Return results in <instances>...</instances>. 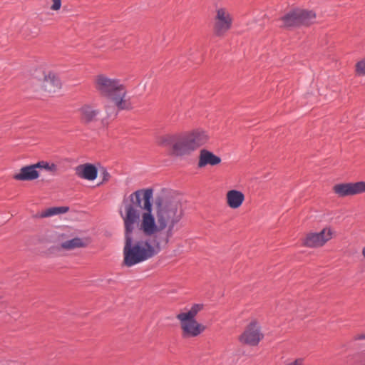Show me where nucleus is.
I'll return each mask as SVG.
<instances>
[{"instance_id": "nucleus-1", "label": "nucleus", "mask_w": 365, "mask_h": 365, "mask_svg": "<svg viewBox=\"0 0 365 365\" xmlns=\"http://www.w3.org/2000/svg\"><path fill=\"white\" fill-rule=\"evenodd\" d=\"M153 192L152 189L138 190L123 201V209L120 210L125 229L123 263L128 267L153 257L161 250L158 240L138 239L135 225L147 237H153L166 230L168 242L173 235L175 226L183 216L180 202L168 197L157 200L155 216L152 212Z\"/></svg>"}, {"instance_id": "nucleus-2", "label": "nucleus", "mask_w": 365, "mask_h": 365, "mask_svg": "<svg viewBox=\"0 0 365 365\" xmlns=\"http://www.w3.org/2000/svg\"><path fill=\"white\" fill-rule=\"evenodd\" d=\"M94 85L99 94L112 101L118 110L131 108V103L126 98L127 89L119 79L100 74L96 76Z\"/></svg>"}, {"instance_id": "nucleus-3", "label": "nucleus", "mask_w": 365, "mask_h": 365, "mask_svg": "<svg viewBox=\"0 0 365 365\" xmlns=\"http://www.w3.org/2000/svg\"><path fill=\"white\" fill-rule=\"evenodd\" d=\"M202 308V304H195L187 312H180L176 315V318L180 324L183 338L197 337L205 330V326L195 319V317Z\"/></svg>"}, {"instance_id": "nucleus-4", "label": "nucleus", "mask_w": 365, "mask_h": 365, "mask_svg": "<svg viewBox=\"0 0 365 365\" xmlns=\"http://www.w3.org/2000/svg\"><path fill=\"white\" fill-rule=\"evenodd\" d=\"M160 144L170 148V154L176 157L189 155L194 152L185 133L165 135Z\"/></svg>"}, {"instance_id": "nucleus-5", "label": "nucleus", "mask_w": 365, "mask_h": 365, "mask_svg": "<svg viewBox=\"0 0 365 365\" xmlns=\"http://www.w3.org/2000/svg\"><path fill=\"white\" fill-rule=\"evenodd\" d=\"M233 16L230 11L223 6L215 8L212 19V32L217 37H223L232 29Z\"/></svg>"}, {"instance_id": "nucleus-6", "label": "nucleus", "mask_w": 365, "mask_h": 365, "mask_svg": "<svg viewBox=\"0 0 365 365\" xmlns=\"http://www.w3.org/2000/svg\"><path fill=\"white\" fill-rule=\"evenodd\" d=\"M263 336L258 324L253 321L246 327L245 331L240 336L239 340L243 344L255 346L259 343Z\"/></svg>"}, {"instance_id": "nucleus-7", "label": "nucleus", "mask_w": 365, "mask_h": 365, "mask_svg": "<svg viewBox=\"0 0 365 365\" xmlns=\"http://www.w3.org/2000/svg\"><path fill=\"white\" fill-rule=\"evenodd\" d=\"M333 234L330 227H325L319 232H309L304 240V245L311 248L322 247L332 238Z\"/></svg>"}, {"instance_id": "nucleus-8", "label": "nucleus", "mask_w": 365, "mask_h": 365, "mask_svg": "<svg viewBox=\"0 0 365 365\" xmlns=\"http://www.w3.org/2000/svg\"><path fill=\"white\" fill-rule=\"evenodd\" d=\"M334 192L339 197H344L365 192V182L339 183L334 185Z\"/></svg>"}, {"instance_id": "nucleus-9", "label": "nucleus", "mask_w": 365, "mask_h": 365, "mask_svg": "<svg viewBox=\"0 0 365 365\" xmlns=\"http://www.w3.org/2000/svg\"><path fill=\"white\" fill-rule=\"evenodd\" d=\"M185 134L194 151L206 144L210 139L207 132L199 128L195 129L188 133H185Z\"/></svg>"}, {"instance_id": "nucleus-10", "label": "nucleus", "mask_w": 365, "mask_h": 365, "mask_svg": "<svg viewBox=\"0 0 365 365\" xmlns=\"http://www.w3.org/2000/svg\"><path fill=\"white\" fill-rule=\"evenodd\" d=\"M81 121L84 124L96 122L101 110L91 104H84L78 109Z\"/></svg>"}, {"instance_id": "nucleus-11", "label": "nucleus", "mask_w": 365, "mask_h": 365, "mask_svg": "<svg viewBox=\"0 0 365 365\" xmlns=\"http://www.w3.org/2000/svg\"><path fill=\"white\" fill-rule=\"evenodd\" d=\"M220 163L221 158L211 151L206 149H202L200 151L197 163L198 168H201L207 165L214 166L220 164Z\"/></svg>"}, {"instance_id": "nucleus-12", "label": "nucleus", "mask_w": 365, "mask_h": 365, "mask_svg": "<svg viewBox=\"0 0 365 365\" xmlns=\"http://www.w3.org/2000/svg\"><path fill=\"white\" fill-rule=\"evenodd\" d=\"M35 164L21 168L19 173L15 174L13 178L16 180L30 181L39 177L38 171Z\"/></svg>"}, {"instance_id": "nucleus-13", "label": "nucleus", "mask_w": 365, "mask_h": 365, "mask_svg": "<svg viewBox=\"0 0 365 365\" xmlns=\"http://www.w3.org/2000/svg\"><path fill=\"white\" fill-rule=\"evenodd\" d=\"M299 15L298 9L290 10L279 19L282 23L280 27L290 29L300 26Z\"/></svg>"}, {"instance_id": "nucleus-14", "label": "nucleus", "mask_w": 365, "mask_h": 365, "mask_svg": "<svg viewBox=\"0 0 365 365\" xmlns=\"http://www.w3.org/2000/svg\"><path fill=\"white\" fill-rule=\"evenodd\" d=\"M76 175L82 179L93 180L97 178L98 170L95 165L86 163L77 166L75 169Z\"/></svg>"}, {"instance_id": "nucleus-15", "label": "nucleus", "mask_w": 365, "mask_h": 365, "mask_svg": "<svg viewBox=\"0 0 365 365\" xmlns=\"http://www.w3.org/2000/svg\"><path fill=\"white\" fill-rule=\"evenodd\" d=\"M245 200V195L239 190H231L226 194V202L232 209L239 208Z\"/></svg>"}, {"instance_id": "nucleus-16", "label": "nucleus", "mask_w": 365, "mask_h": 365, "mask_svg": "<svg viewBox=\"0 0 365 365\" xmlns=\"http://www.w3.org/2000/svg\"><path fill=\"white\" fill-rule=\"evenodd\" d=\"M61 86L59 78L53 73H48L45 76L43 87L44 90L48 93H55Z\"/></svg>"}, {"instance_id": "nucleus-17", "label": "nucleus", "mask_w": 365, "mask_h": 365, "mask_svg": "<svg viewBox=\"0 0 365 365\" xmlns=\"http://www.w3.org/2000/svg\"><path fill=\"white\" fill-rule=\"evenodd\" d=\"M300 26H309L313 24L316 19V14L313 11L298 9Z\"/></svg>"}, {"instance_id": "nucleus-18", "label": "nucleus", "mask_w": 365, "mask_h": 365, "mask_svg": "<svg viewBox=\"0 0 365 365\" xmlns=\"http://www.w3.org/2000/svg\"><path fill=\"white\" fill-rule=\"evenodd\" d=\"M86 246L85 241L81 238L76 237L61 243V247L66 250H71L76 248L84 247Z\"/></svg>"}, {"instance_id": "nucleus-19", "label": "nucleus", "mask_w": 365, "mask_h": 365, "mask_svg": "<svg viewBox=\"0 0 365 365\" xmlns=\"http://www.w3.org/2000/svg\"><path fill=\"white\" fill-rule=\"evenodd\" d=\"M68 207H50L43 212H41L39 215V217H48L58 214L66 213L68 211Z\"/></svg>"}, {"instance_id": "nucleus-20", "label": "nucleus", "mask_w": 365, "mask_h": 365, "mask_svg": "<svg viewBox=\"0 0 365 365\" xmlns=\"http://www.w3.org/2000/svg\"><path fill=\"white\" fill-rule=\"evenodd\" d=\"M36 168H44L49 171L55 172L57 170V166L54 163L49 164L46 161H40L35 164Z\"/></svg>"}, {"instance_id": "nucleus-21", "label": "nucleus", "mask_w": 365, "mask_h": 365, "mask_svg": "<svg viewBox=\"0 0 365 365\" xmlns=\"http://www.w3.org/2000/svg\"><path fill=\"white\" fill-rule=\"evenodd\" d=\"M356 71L359 75H365V60L361 61L356 63Z\"/></svg>"}, {"instance_id": "nucleus-22", "label": "nucleus", "mask_w": 365, "mask_h": 365, "mask_svg": "<svg viewBox=\"0 0 365 365\" xmlns=\"http://www.w3.org/2000/svg\"><path fill=\"white\" fill-rule=\"evenodd\" d=\"M52 4L50 7L52 11H58L61 7V0H51Z\"/></svg>"}, {"instance_id": "nucleus-23", "label": "nucleus", "mask_w": 365, "mask_h": 365, "mask_svg": "<svg viewBox=\"0 0 365 365\" xmlns=\"http://www.w3.org/2000/svg\"><path fill=\"white\" fill-rule=\"evenodd\" d=\"M284 365H304V359L303 358H297L293 361L287 362Z\"/></svg>"}, {"instance_id": "nucleus-24", "label": "nucleus", "mask_w": 365, "mask_h": 365, "mask_svg": "<svg viewBox=\"0 0 365 365\" xmlns=\"http://www.w3.org/2000/svg\"><path fill=\"white\" fill-rule=\"evenodd\" d=\"M354 340H355V341L365 340V333L356 334L354 336Z\"/></svg>"}, {"instance_id": "nucleus-25", "label": "nucleus", "mask_w": 365, "mask_h": 365, "mask_svg": "<svg viewBox=\"0 0 365 365\" xmlns=\"http://www.w3.org/2000/svg\"><path fill=\"white\" fill-rule=\"evenodd\" d=\"M103 181H108L109 180L110 174L106 170H103Z\"/></svg>"}, {"instance_id": "nucleus-26", "label": "nucleus", "mask_w": 365, "mask_h": 365, "mask_svg": "<svg viewBox=\"0 0 365 365\" xmlns=\"http://www.w3.org/2000/svg\"><path fill=\"white\" fill-rule=\"evenodd\" d=\"M362 255L364 256V257L365 258V246L363 247L362 249Z\"/></svg>"}]
</instances>
